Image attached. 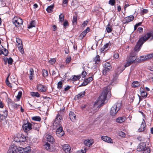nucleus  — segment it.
Here are the masks:
<instances>
[{
    "label": "nucleus",
    "mask_w": 153,
    "mask_h": 153,
    "mask_svg": "<svg viewBox=\"0 0 153 153\" xmlns=\"http://www.w3.org/2000/svg\"><path fill=\"white\" fill-rule=\"evenodd\" d=\"M22 92L21 91H19L18 93V95L16 97V98L17 99V101H19L21 97L22 96Z\"/></svg>",
    "instance_id": "37998d69"
},
{
    "label": "nucleus",
    "mask_w": 153,
    "mask_h": 153,
    "mask_svg": "<svg viewBox=\"0 0 153 153\" xmlns=\"http://www.w3.org/2000/svg\"><path fill=\"white\" fill-rule=\"evenodd\" d=\"M81 75L82 78H84L87 75V73L85 71H84L82 72Z\"/></svg>",
    "instance_id": "680f3d73"
},
{
    "label": "nucleus",
    "mask_w": 153,
    "mask_h": 153,
    "mask_svg": "<svg viewBox=\"0 0 153 153\" xmlns=\"http://www.w3.org/2000/svg\"><path fill=\"white\" fill-rule=\"evenodd\" d=\"M47 89V87L41 84H39L38 85L37 90L39 91L45 92L46 91Z\"/></svg>",
    "instance_id": "9d476101"
},
{
    "label": "nucleus",
    "mask_w": 153,
    "mask_h": 153,
    "mask_svg": "<svg viewBox=\"0 0 153 153\" xmlns=\"http://www.w3.org/2000/svg\"><path fill=\"white\" fill-rule=\"evenodd\" d=\"M77 16H73L72 20V23L73 25H76L77 24Z\"/></svg>",
    "instance_id": "c9c22d12"
},
{
    "label": "nucleus",
    "mask_w": 153,
    "mask_h": 153,
    "mask_svg": "<svg viewBox=\"0 0 153 153\" xmlns=\"http://www.w3.org/2000/svg\"><path fill=\"white\" fill-rule=\"evenodd\" d=\"M44 148L46 149L47 150H50V144L49 143H48L47 142L44 145Z\"/></svg>",
    "instance_id": "72a5a7b5"
},
{
    "label": "nucleus",
    "mask_w": 153,
    "mask_h": 153,
    "mask_svg": "<svg viewBox=\"0 0 153 153\" xmlns=\"http://www.w3.org/2000/svg\"><path fill=\"white\" fill-rule=\"evenodd\" d=\"M145 143V146H144L145 147H147V146H148L150 147L151 146V144L150 143V141L149 139L147 140L146 142Z\"/></svg>",
    "instance_id": "8fccbe9b"
},
{
    "label": "nucleus",
    "mask_w": 153,
    "mask_h": 153,
    "mask_svg": "<svg viewBox=\"0 0 153 153\" xmlns=\"http://www.w3.org/2000/svg\"><path fill=\"white\" fill-rule=\"evenodd\" d=\"M103 66L104 67L112 68L111 65L109 62H106L105 63Z\"/></svg>",
    "instance_id": "09e8293b"
},
{
    "label": "nucleus",
    "mask_w": 153,
    "mask_h": 153,
    "mask_svg": "<svg viewBox=\"0 0 153 153\" xmlns=\"http://www.w3.org/2000/svg\"><path fill=\"white\" fill-rule=\"evenodd\" d=\"M113 76H114L113 79L114 80H115L117 79L118 76V75L117 74V73H115L114 74V75Z\"/></svg>",
    "instance_id": "e2e57ef3"
},
{
    "label": "nucleus",
    "mask_w": 153,
    "mask_h": 153,
    "mask_svg": "<svg viewBox=\"0 0 153 153\" xmlns=\"http://www.w3.org/2000/svg\"><path fill=\"white\" fill-rule=\"evenodd\" d=\"M109 4L111 6H114L116 3L115 0H110L108 2Z\"/></svg>",
    "instance_id": "49530a36"
},
{
    "label": "nucleus",
    "mask_w": 153,
    "mask_h": 153,
    "mask_svg": "<svg viewBox=\"0 0 153 153\" xmlns=\"http://www.w3.org/2000/svg\"><path fill=\"white\" fill-rule=\"evenodd\" d=\"M18 50L20 52L22 53L23 54L24 53V49L23 48V47L22 46H20L19 47H18Z\"/></svg>",
    "instance_id": "864d4df0"
},
{
    "label": "nucleus",
    "mask_w": 153,
    "mask_h": 153,
    "mask_svg": "<svg viewBox=\"0 0 153 153\" xmlns=\"http://www.w3.org/2000/svg\"><path fill=\"white\" fill-rule=\"evenodd\" d=\"M32 120L35 121L40 122L41 120V118L39 116H34L32 118Z\"/></svg>",
    "instance_id": "f704fd0d"
},
{
    "label": "nucleus",
    "mask_w": 153,
    "mask_h": 153,
    "mask_svg": "<svg viewBox=\"0 0 153 153\" xmlns=\"http://www.w3.org/2000/svg\"><path fill=\"white\" fill-rule=\"evenodd\" d=\"M109 92L108 88L107 87L103 89L98 99V102H101V103L98 106L99 107H101L104 104V102L106 99L107 96Z\"/></svg>",
    "instance_id": "f03ea898"
},
{
    "label": "nucleus",
    "mask_w": 153,
    "mask_h": 153,
    "mask_svg": "<svg viewBox=\"0 0 153 153\" xmlns=\"http://www.w3.org/2000/svg\"><path fill=\"white\" fill-rule=\"evenodd\" d=\"M151 150L150 147L147 146V147H144V153H150Z\"/></svg>",
    "instance_id": "2f4dec72"
},
{
    "label": "nucleus",
    "mask_w": 153,
    "mask_h": 153,
    "mask_svg": "<svg viewBox=\"0 0 153 153\" xmlns=\"http://www.w3.org/2000/svg\"><path fill=\"white\" fill-rule=\"evenodd\" d=\"M116 122L119 123H121L124 121L123 117H119L116 119Z\"/></svg>",
    "instance_id": "c85d7f7f"
},
{
    "label": "nucleus",
    "mask_w": 153,
    "mask_h": 153,
    "mask_svg": "<svg viewBox=\"0 0 153 153\" xmlns=\"http://www.w3.org/2000/svg\"><path fill=\"white\" fill-rule=\"evenodd\" d=\"M81 77V75H79L77 76L74 75L72 78V80L73 81H76L79 80Z\"/></svg>",
    "instance_id": "473e14b6"
},
{
    "label": "nucleus",
    "mask_w": 153,
    "mask_h": 153,
    "mask_svg": "<svg viewBox=\"0 0 153 153\" xmlns=\"http://www.w3.org/2000/svg\"><path fill=\"white\" fill-rule=\"evenodd\" d=\"M34 74V72L32 68H30V75L29 78L30 80H33V75Z\"/></svg>",
    "instance_id": "aec40b11"
},
{
    "label": "nucleus",
    "mask_w": 153,
    "mask_h": 153,
    "mask_svg": "<svg viewBox=\"0 0 153 153\" xmlns=\"http://www.w3.org/2000/svg\"><path fill=\"white\" fill-rule=\"evenodd\" d=\"M88 84V83L85 79L84 80V82L82 83L81 85H79V86H85L87 85Z\"/></svg>",
    "instance_id": "13d9d810"
},
{
    "label": "nucleus",
    "mask_w": 153,
    "mask_h": 153,
    "mask_svg": "<svg viewBox=\"0 0 153 153\" xmlns=\"http://www.w3.org/2000/svg\"><path fill=\"white\" fill-rule=\"evenodd\" d=\"M64 28L66 29L69 26V24L68 21L65 20L63 24Z\"/></svg>",
    "instance_id": "79ce46f5"
},
{
    "label": "nucleus",
    "mask_w": 153,
    "mask_h": 153,
    "mask_svg": "<svg viewBox=\"0 0 153 153\" xmlns=\"http://www.w3.org/2000/svg\"><path fill=\"white\" fill-rule=\"evenodd\" d=\"M62 81H59L57 84V88L58 89H61L62 87Z\"/></svg>",
    "instance_id": "c03bdc74"
},
{
    "label": "nucleus",
    "mask_w": 153,
    "mask_h": 153,
    "mask_svg": "<svg viewBox=\"0 0 153 153\" xmlns=\"http://www.w3.org/2000/svg\"><path fill=\"white\" fill-rule=\"evenodd\" d=\"M112 43L111 42L109 41V42L104 45V46L100 49V51L101 52H103L104 50L108 47L111 46Z\"/></svg>",
    "instance_id": "2eb2a0df"
},
{
    "label": "nucleus",
    "mask_w": 153,
    "mask_h": 153,
    "mask_svg": "<svg viewBox=\"0 0 153 153\" xmlns=\"http://www.w3.org/2000/svg\"><path fill=\"white\" fill-rule=\"evenodd\" d=\"M153 58V53L146 55L144 56V61L149 60Z\"/></svg>",
    "instance_id": "a211bd4d"
},
{
    "label": "nucleus",
    "mask_w": 153,
    "mask_h": 153,
    "mask_svg": "<svg viewBox=\"0 0 153 153\" xmlns=\"http://www.w3.org/2000/svg\"><path fill=\"white\" fill-rule=\"evenodd\" d=\"M9 75L7 77L6 79L5 82L6 85L9 87H12L11 85L8 80V78Z\"/></svg>",
    "instance_id": "a18cd8bd"
},
{
    "label": "nucleus",
    "mask_w": 153,
    "mask_h": 153,
    "mask_svg": "<svg viewBox=\"0 0 153 153\" xmlns=\"http://www.w3.org/2000/svg\"><path fill=\"white\" fill-rule=\"evenodd\" d=\"M87 34L83 31L81 33L79 36V37L81 39H82L84 38L85 37Z\"/></svg>",
    "instance_id": "a19ab883"
},
{
    "label": "nucleus",
    "mask_w": 153,
    "mask_h": 153,
    "mask_svg": "<svg viewBox=\"0 0 153 153\" xmlns=\"http://www.w3.org/2000/svg\"><path fill=\"white\" fill-rule=\"evenodd\" d=\"M69 117L70 120L72 122L75 121L76 119L75 114L73 112L71 111L69 114Z\"/></svg>",
    "instance_id": "ddd939ff"
},
{
    "label": "nucleus",
    "mask_w": 153,
    "mask_h": 153,
    "mask_svg": "<svg viewBox=\"0 0 153 153\" xmlns=\"http://www.w3.org/2000/svg\"><path fill=\"white\" fill-rule=\"evenodd\" d=\"M17 152H18L20 153H23V148L19 147L18 148Z\"/></svg>",
    "instance_id": "4d7b16f0"
},
{
    "label": "nucleus",
    "mask_w": 153,
    "mask_h": 153,
    "mask_svg": "<svg viewBox=\"0 0 153 153\" xmlns=\"http://www.w3.org/2000/svg\"><path fill=\"white\" fill-rule=\"evenodd\" d=\"M93 79V78L92 76L88 77L87 79H85L86 81L87 82L88 84L91 82Z\"/></svg>",
    "instance_id": "603ef678"
},
{
    "label": "nucleus",
    "mask_w": 153,
    "mask_h": 153,
    "mask_svg": "<svg viewBox=\"0 0 153 153\" xmlns=\"http://www.w3.org/2000/svg\"><path fill=\"white\" fill-rule=\"evenodd\" d=\"M36 25V22L35 20L32 21L30 24V25L28 26V28L29 29L30 28L33 27H35Z\"/></svg>",
    "instance_id": "cd10ccee"
},
{
    "label": "nucleus",
    "mask_w": 153,
    "mask_h": 153,
    "mask_svg": "<svg viewBox=\"0 0 153 153\" xmlns=\"http://www.w3.org/2000/svg\"><path fill=\"white\" fill-rule=\"evenodd\" d=\"M111 68H108L104 67V69L102 71V74L103 75H106L111 70Z\"/></svg>",
    "instance_id": "4be33fe9"
},
{
    "label": "nucleus",
    "mask_w": 153,
    "mask_h": 153,
    "mask_svg": "<svg viewBox=\"0 0 153 153\" xmlns=\"http://www.w3.org/2000/svg\"><path fill=\"white\" fill-rule=\"evenodd\" d=\"M30 95L33 97H40V95L39 94L38 92H30Z\"/></svg>",
    "instance_id": "c756f323"
},
{
    "label": "nucleus",
    "mask_w": 153,
    "mask_h": 153,
    "mask_svg": "<svg viewBox=\"0 0 153 153\" xmlns=\"http://www.w3.org/2000/svg\"><path fill=\"white\" fill-rule=\"evenodd\" d=\"M14 140L16 142H20V140L19 139V134L17 135V136L16 137H15L14 138Z\"/></svg>",
    "instance_id": "de8ad7c7"
},
{
    "label": "nucleus",
    "mask_w": 153,
    "mask_h": 153,
    "mask_svg": "<svg viewBox=\"0 0 153 153\" xmlns=\"http://www.w3.org/2000/svg\"><path fill=\"white\" fill-rule=\"evenodd\" d=\"M101 139L103 141L105 142L109 143H112V139L108 137L102 136L101 137Z\"/></svg>",
    "instance_id": "dca6fc26"
},
{
    "label": "nucleus",
    "mask_w": 153,
    "mask_h": 153,
    "mask_svg": "<svg viewBox=\"0 0 153 153\" xmlns=\"http://www.w3.org/2000/svg\"><path fill=\"white\" fill-rule=\"evenodd\" d=\"M119 136L122 137H124L125 136V133L122 131H120L119 133Z\"/></svg>",
    "instance_id": "6e6d98bb"
},
{
    "label": "nucleus",
    "mask_w": 153,
    "mask_h": 153,
    "mask_svg": "<svg viewBox=\"0 0 153 153\" xmlns=\"http://www.w3.org/2000/svg\"><path fill=\"white\" fill-rule=\"evenodd\" d=\"M94 61L95 64H98L100 61V56L99 55H97L94 58Z\"/></svg>",
    "instance_id": "393cba45"
},
{
    "label": "nucleus",
    "mask_w": 153,
    "mask_h": 153,
    "mask_svg": "<svg viewBox=\"0 0 153 153\" xmlns=\"http://www.w3.org/2000/svg\"><path fill=\"white\" fill-rule=\"evenodd\" d=\"M31 150V148L30 146H28L23 148V153H28Z\"/></svg>",
    "instance_id": "7c9ffc66"
},
{
    "label": "nucleus",
    "mask_w": 153,
    "mask_h": 153,
    "mask_svg": "<svg viewBox=\"0 0 153 153\" xmlns=\"http://www.w3.org/2000/svg\"><path fill=\"white\" fill-rule=\"evenodd\" d=\"M46 137L47 141L53 144L55 142L54 139L51 135L48 134L46 135Z\"/></svg>",
    "instance_id": "f3484780"
},
{
    "label": "nucleus",
    "mask_w": 153,
    "mask_h": 153,
    "mask_svg": "<svg viewBox=\"0 0 153 153\" xmlns=\"http://www.w3.org/2000/svg\"><path fill=\"white\" fill-rule=\"evenodd\" d=\"M113 56L114 58L117 59L119 57V55L118 53H116L114 54Z\"/></svg>",
    "instance_id": "69168bd1"
},
{
    "label": "nucleus",
    "mask_w": 153,
    "mask_h": 153,
    "mask_svg": "<svg viewBox=\"0 0 153 153\" xmlns=\"http://www.w3.org/2000/svg\"><path fill=\"white\" fill-rule=\"evenodd\" d=\"M32 130H35L38 132L39 131L40 128L39 125L36 123H31Z\"/></svg>",
    "instance_id": "f8f14e48"
},
{
    "label": "nucleus",
    "mask_w": 153,
    "mask_h": 153,
    "mask_svg": "<svg viewBox=\"0 0 153 153\" xmlns=\"http://www.w3.org/2000/svg\"><path fill=\"white\" fill-rule=\"evenodd\" d=\"M2 48H3V51L5 52H4V54H3L5 56H8L9 53L8 51L5 48H4L1 45H0Z\"/></svg>",
    "instance_id": "58836bf2"
},
{
    "label": "nucleus",
    "mask_w": 153,
    "mask_h": 153,
    "mask_svg": "<svg viewBox=\"0 0 153 153\" xmlns=\"http://www.w3.org/2000/svg\"><path fill=\"white\" fill-rule=\"evenodd\" d=\"M134 19V16L132 15L125 17L123 21V24H128V22L132 21Z\"/></svg>",
    "instance_id": "6e6552de"
},
{
    "label": "nucleus",
    "mask_w": 153,
    "mask_h": 153,
    "mask_svg": "<svg viewBox=\"0 0 153 153\" xmlns=\"http://www.w3.org/2000/svg\"><path fill=\"white\" fill-rule=\"evenodd\" d=\"M55 62L56 60L54 59H52L49 61V62L52 65L55 63Z\"/></svg>",
    "instance_id": "0e129e2a"
},
{
    "label": "nucleus",
    "mask_w": 153,
    "mask_h": 153,
    "mask_svg": "<svg viewBox=\"0 0 153 153\" xmlns=\"http://www.w3.org/2000/svg\"><path fill=\"white\" fill-rule=\"evenodd\" d=\"M62 120V117L59 114L57 115L53 123V126L57 128L58 125H60L61 120Z\"/></svg>",
    "instance_id": "7ed1b4c3"
},
{
    "label": "nucleus",
    "mask_w": 153,
    "mask_h": 153,
    "mask_svg": "<svg viewBox=\"0 0 153 153\" xmlns=\"http://www.w3.org/2000/svg\"><path fill=\"white\" fill-rule=\"evenodd\" d=\"M13 60L12 58L10 57L9 59H8L7 63L9 64L12 65L13 64Z\"/></svg>",
    "instance_id": "5fc2aeb1"
},
{
    "label": "nucleus",
    "mask_w": 153,
    "mask_h": 153,
    "mask_svg": "<svg viewBox=\"0 0 153 153\" xmlns=\"http://www.w3.org/2000/svg\"><path fill=\"white\" fill-rule=\"evenodd\" d=\"M152 34L150 33H148L144 36V42L148 40L151 36Z\"/></svg>",
    "instance_id": "a878e982"
},
{
    "label": "nucleus",
    "mask_w": 153,
    "mask_h": 153,
    "mask_svg": "<svg viewBox=\"0 0 153 153\" xmlns=\"http://www.w3.org/2000/svg\"><path fill=\"white\" fill-rule=\"evenodd\" d=\"M17 146L13 144L10 147L7 153H17Z\"/></svg>",
    "instance_id": "0eeeda50"
},
{
    "label": "nucleus",
    "mask_w": 153,
    "mask_h": 153,
    "mask_svg": "<svg viewBox=\"0 0 153 153\" xmlns=\"http://www.w3.org/2000/svg\"><path fill=\"white\" fill-rule=\"evenodd\" d=\"M59 19L60 21L62 22L64 19V16L62 15V14H60L59 16Z\"/></svg>",
    "instance_id": "3c124183"
},
{
    "label": "nucleus",
    "mask_w": 153,
    "mask_h": 153,
    "mask_svg": "<svg viewBox=\"0 0 153 153\" xmlns=\"http://www.w3.org/2000/svg\"><path fill=\"white\" fill-rule=\"evenodd\" d=\"M31 126V123L28 121H27L26 123L23 124L22 126L24 131L26 132L32 130Z\"/></svg>",
    "instance_id": "423d86ee"
},
{
    "label": "nucleus",
    "mask_w": 153,
    "mask_h": 153,
    "mask_svg": "<svg viewBox=\"0 0 153 153\" xmlns=\"http://www.w3.org/2000/svg\"><path fill=\"white\" fill-rule=\"evenodd\" d=\"M71 57H68L66 60V63H69L71 61Z\"/></svg>",
    "instance_id": "774afa93"
},
{
    "label": "nucleus",
    "mask_w": 153,
    "mask_h": 153,
    "mask_svg": "<svg viewBox=\"0 0 153 153\" xmlns=\"http://www.w3.org/2000/svg\"><path fill=\"white\" fill-rule=\"evenodd\" d=\"M93 142L89 140H86L84 142V144L86 146L90 147L93 144Z\"/></svg>",
    "instance_id": "6ab92c4d"
},
{
    "label": "nucleus",
    "mask_w": 153,
    "mask_h": 153,
    "mask_svg": "<svg viewBox=\"0 0 153 153\" xmlns=\"http://www.w3.org/2000/svg\"><path fill=\"white\" fill-rule=\"evenodd\" d=\"M6 117H5V115L4 116L3 115L0 114V119L1 121H3L5 119Z\"/></svg>",
    "instance_id": "bf43d9fd"
},
{
    "label": "nucleus",
    "mask_w": 153,
    "mask_h": 153,
    "mask_svg": "<svg viewBox=\"0 0 153 153\" xmlns=\"http://www.w3.org/2000/svg\"><path fill=\"white\" fill-rule=\"evenodd\" d=\"M3 113L4 114V115L5 117H7L8 115V111L7 110H5L4 111H3Z\"/></svg>",
    "instance_id": "338daca9"
},
{
    "label": "nucleus",
    "mask_w": 153,
    "mask_h": 153,
    "mask_svg": "<svg viewBox=\"0 0 153 153\" xmlns=\"http://www.w3.org/2000/svg\"><path fill=\"white\" fill-rule=\"evenodd\" d=\"M140 84L139 82L137 81H133L131 84V86L133 88H136Z\"/></svg>",
    "instance_id": "bb28decb"
},
{
    "label": "nucleus",
    "mask_w": 153,
    "mask_h": 153,
    "mask_svg": "<svg viewBox=\"0 0 153 153\" xmlns=\"http://www.w3.org/2000/svg\"><path fill=\"white\" fill-rule=\"evenodd\" d=\"M137 151H143V143H140L137 146Z\"/></svg>",
    "instance_id": "5701e85b"
},
{
    "label": "nucleus",
    "mask_w": 153,
    "mask_h": 153,
    "mask_svg": "<svg viewBox=\"0 0 153 153\" xmlns=\"http://www.w3.org/2000/svg\"><path fill=\"white\" fill-rule=\"evenodd\" d=\"M106 30L107 32L108 33H110L112 30V27L110 26V24H108L107 25V27H106Z\"/></svg>",
    "instance_id": "4c0bfd02"
},
{
    "label": "nucleus",
    "mask_w": 153,
    "mask_h": 153,
    "mask_svg": "<svg viewBox=\"0 0 153 153\" xmlns=\"http://www.w3.org/2000/svg\"><path fill=\"white\" fill-rule=\"evenodd\" d=\"M54 4L53 5L48 6L46 10L48 13H51L53 11L52 10L54 7Z\"/></svg>",
    "instance_id": "b1692460"
},
{
    "label": "nucleus",
    "mask_w": 153,
    "mask_h": 153,
    "mask_svg": "<svg viewBox=\"0 0 153 153\" xmlns=\"http://www.w3.org/2000/svg\"><path fill=\"white\" fill-rule=\"evenodd\" d=\"M85 93V91L81 92L79 94L77 95H76L74 99L75 100H77L82 98L84 96Z\"/></svg>",
    "instance_id": "4468645a"
},
{
    "label": "nucleus",
    "mask_w": 153,
    "mask_h": 153,
    "mask_svg": "<svg viewBox=\"0 0 153 153\" xmlns=\"http://www.w3.org/2000/svg\"><path fill=\"white\" fill-rule=\"evenodd\" d=\"M19 139L20 140L21 143L25 142L26 141V138L24 135L22 134H19Z\"/></svg>",
    "instance_id": "412c9836"
},
{
    "label": "nucleus",
    "mask_w": 153,
    "mask_h": 153,
    "mask_svg": "<svg viewBox=\"0 0 153 153\" xmlns=\"http://www.w3.org/2000/svg\"><path fill=\"white\" fill-rule=\"evenodd\" d=\"M114 105L115 106V107H116L117 109L119 111L121 107L122 104L120 103H117L116 105Z\"/></svg>",
    "instance_id": "ea45409f"
},
{
    "label": "nucleus",
    "mask_w": 153,
    "mask_h": 153,
    "mask_svg": "<svg viewBox=\"0 0 153 153\" xmlns=\"http://www.w3.org/2000/svg\"><path fill=\"white\" fill-rule=\"evenodd\" d=\"M42 75L44 77H46L48 76V72L47 70L45 69H43L42 71Z\"/></svg>",
    "instance_id": "e433bc0d"
},
{
    "label": "nucleus",
    "mask_w": 153,
    "mask_h": 153,
    "mask_svg": "<svg viewBox=\"0 0 153 153\" xmlns=\"http://www.w3.org/2000/svg\"><path fill=\"white\" fill-rule=\"evenodd\" d=\"M56 131V134L58 137H61L64 134V132L62 127L60 125H58V127Z\"/></svg>",
    "instance_id": "39448f33"
},
{
    "label": "nucleus",
    "mask_w": 153,
    "mask_h": 153,
    "mask_svg": "<svg viewBox=\"0 0 153 153\" xmlns=\"http://www.w3.org/2000/svg\"><path fill=\"white\" fill-rule=\"evenodd\" d=\"M118 111L117 109L116 108V107L115 106H113L111 108L110 111V115L112 116H114L117 114Z\"/></svg>",
    "instance_id": "1a4fd4ad"
},
{
    "label": "nucleus",
    "mask_w": 153,
    "mask_h": 153,
    "mask_svg": "<svg viewBox=\"0 0 153 153\" xmlns=\"http://www.w3.org/2000/svg\"><path fill=\"white\" fill-rule=\"evenodd\" d=\"M62 149L65 153H70L71 148L68 144H66L64 145L62 147Z\"/></svg>",
    "instance_id": "9b49d317"
},
{
    "label": "nucleus",
    "mask_w": 153,
    "mask_h": 153,
    "mask_svg": "<svg viewBox=\"0 0 153 153\" xmlns=\"http://www.w3.org/2000/svg\"><path fill=\"white\" fill-rule=\"evenodd\" d=\"M23 20L17 17H15L12 19L13 23L16 27L20 26L23 24Z\"/></svg>",
    "instance_id": "20e7f679"
},
{
    "label": "nucleus",
    "mask_w": 153,
    "mask_h": 153,
    "mask_svg": "<svg viewBox=\"0 0 153 153\" xmlns=\"http://www.w3.org/2000/svg\"><path fill=\"white\" fill-rule=\"evenodd\" d=\"M143 44V36L140 38L137 42L134 50L132 51L130 53V56L127 60L126 63V66H129L136 60L137 57L135 56L136 53L140 49L141 47Z\"/></svg>",
    "instance_id": "f257e3e1"
},
{
    "label": "nucleus",
    "mask_w": 153,
    "mask_h": 153,
    "mask_svg": "<svg viewBox=\"0 0 153 153\" xmlns=\"http://www.w3.org/2000/svg\"><path fill=\"white\" fill-rule=\"evenodd\" d=\"M88 22V21H84L82 24V26L84 27H85L87 25V24Z\"/></svg>",
    "instance_id": "052dcab7"
}]
</instances>
